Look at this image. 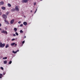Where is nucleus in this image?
<instances>
[{
    "label": "nucleus",
    "instance_id": "12",
    "mask_svg": "<svg viewBox=\"0 0 80 80\" xmlns=\"http://www.w3.org/2000/svg\"><path fill=\"white\" fill-rule=\"evenodd\" d=\"M3 63L4 64H7V61L6 60L4 61L3 62Z\"/></svg>",
    "mask_w": 80,
    "mask_h": 80
},
{
    "label": "nucleus",
    "instance_id": "28",
    "mask_svg": "<svg viewBox=\"0 0 80 80\" xmlns=\"http://www.w3.org/2000/svg\"><path fill=\"white\" fill-rule=\"evenodd\" d=\"M25 43V41H23L22 42V44H23Z\"/></svg>",
    "mask_w": 80,
    "mask_h": 80
},
{
    "label": "nucleus",
    "instance_id": "10",
    "mask_svg": "<svg viewBox=\"0 0 80 80\" xmlns=\"http://www.w3.org/2000/svg\"><path fill=\"white\" fill-rule=\"evenodd\" d=\"M23 25H24L25 26H26L27 25V23L26 22H24L23 23Z\"/></svg>",
    "mask_w": 80,
    "mask_h": 80
},
{
    "label": "nucleus",
    "instance_id": "35",
    "mask_svg": "<svg viewBox=\"0 0 80 80\" xmlns=\"http://www.w3.org/2000/svg\"><path fill=\"white\" fill-rule=\"evenodd\" d=\"M1 26H2V24L0 23V27H1Z\"/></svg>",
    "mask_w": 80,
    "mask_h": 80
},
{
    "label": "nucleus",
    "instance_id": "17",
    "mask_svg": "<svg viewBox=\"0 0 80 80\" xmlns=\"http://www.w3.org/2000/svg\"><path fill=\"white\" fill-rule=\"evenodd\" d=\"M14 30L15 31V32H16L17 31V29L16 28H14Z\"/></svg>",
    "mask_w": 80,
    "mask_h": 80
},
{
    "label": "nucleus",
    "instance_id": "7",
    "mask_svg": "<svg viewBox=\"0 0 80 80\" xmlns=\"http://www.w3.org/2000/svg\"><path fill=\"white\" fill-rule=\"evenodd\" d=\"M4 4V3H3V2L2 1L0 2V5H3Z\"/></svg>",
    "mask_w": 80,
    "mask_h": 80
},
{
    "label": "nucleus",
    "instance_id": "37",
    "mask_svg": "<svg viewBox=\"0 0 80 80\" xmlns=\"http://www.w3.org/2000/svg\"><path fill=\"white\" fill-rule=\"evenodd\" d=\"M0 30H2V28H0Z\"/></svg>",
    "mask_w": 80,
    "mask_h": 80
},
{
    "label": "nucleus",
    "instance_id": "40",
    "mask_svg": "<svg viewBox=\"0 0 80 80\" xmlns=\"http://www.w3.org/2000/svg\"><path fill=\"white\" fill-rule=\"evenodd\" d=\"M22 46H23V44H22Z\"/></svg>",
    "mask_w": 80,
    "mask_h": 80
},
{
    "label": "nucleus",
    "instance_id": "3",
    "mask_svg": "<svg viewBox=\"0 0 80 80\" xmlns=\"http://www.w3.org/2000/svg\"><path fill=\"white\" fill-rule=\"evenodd\" d=\"M22 3H27L28 2V0H22Z\"/></svg>",
    "mask_w": 80,
    "mask_h": 80
},
{
    "label": "nucleus",
    "instance_id": "33",
    "mask_svg": "<svg viewBox=\"0 0 80 80\" xmlns=\"http://www.w3.org/2000/svg\"><path fill=\"white\" fill-rule=\"evenodd\" d=\"M15 46H17V44H15Z\"/></svg>",
    "mask_w": 80,
    "mask_h": 80
},
{
    "label": "nucleus",
    "instance_id": "11",
    "mask_svg": "<svg viewBox=\"0 0 80 80\" xmlns=\"http://www.w3.org/2000/svg\"><path fill=\"white\" fill-rule=\"evenodd\" d=\"M15 10V8H14L12 9L11 10V11L12 12H14Z\"/></svg>",
    "mask_w": 80,
    "mask_h": 80
},
{
    "label": "nucleus",
    "instance_id": "6",
    "mask_svg": "<svg viewBox=\"0 0 80 80\" xmlns=\"http://www.w3.org/2000/svg\"><path fill=\"white\" fill-rule=\"evenodd\" d=\"M13 22H14V19H12L11 20L10 22V23L11 24H12L13 23Z\"/></svg>",
    "mask_w": 80,
    "mask_h": 80
},
{
    "label": "nucleus",
    "instance_id": "19",
    "mask_svg": "<svg viewBox=\"0 0 80 80\" xmlns=\"http://www.w3.org/2000/svg\"><path fill=\"white\" fill-rule=\"evenodd\" d=\"M6 15H8L9 14V12H7L6 13Z\"/></svg>",
    "mask_w": 80,
    "mask_h": 80
},
{
    "label": "nucleus",
    "instance_id": "25",
    "mask_svg": "<svg viewBox=\"0 0 80 80\" xmlns=\"http://www.w3.org/2000/svg\"><path fill=\"white\" fill-rule=\"evenodd\" d=\"M1 70H3V68L2 67H1Z\"/></svg>",
    "mask_w": 80,
    "mask_h": 80
},
{
    "label": "nucleus",
    "instance_id": "41",
    "mask_svg": "<svg viewBox=\"0 0 80 80\" xmlns=\"http://www.w3.org/2000/svg\"><path fill=\"white\" fill-rule=\"evenodd\" d=\"M42 0H40V1H42Z\"/></svg>",
    "mask_w": 80,
    "mask_h": 80
},
{
    "label": "nucleus",
    "instance_id": "8",
    "mask_svg": "<svg viewBox=\"0 0 80 80\" xmlns=\"http://www.w3.org/2000/svg\"><path fill=\"white\" fill-rule=\"evenodd\" d=\"M1 8L2 10H5V9H6V8H5V7H1Z\"/></svg>",
    "mask_w": 80,
    "mask_h": 80
},
{
    "label": "nucleus",
    "instance_id": "38",
    "mask_svg": "<svg viewBox=\"0 0 80 80\" xmlns=\"http://www.w3.org/2000/svg\"><path fill=\"white\" fill-rule=\"evenodd\" d=\"M17 52H19V50H17Z\"/></svg>",
    "mask_w": 80,
    "mask_h": 80
},
{
    "label": "nucleus",
    "instance_id": "1",
    "mask_svg": "<svg viewBox=\"0 0 80 80\" xmlns=\"http://www.w3.org/2000/svg\"><path fill=\"white\" fill-rule=\"evenodd\" d=\"M5 44H2V43L0 42V47H1V48H3V47H5Z\"/></svg>",
    "mask_w": 80,
    "mask_h": 80
},
{
    "label": "nucleus",
    "instance_id": "4",
    "mask_svg": "<svg viewBox=\"0 0 80 80\" xmlns=\"http://www.w3.org/2000/svg\"><path fill=\"white\" fill-rule=\"evenodd\" d=\"M2 32V33H5H5H6V34H7V32L6 31H4V30H2V32Z\"/></svg>",
    "mask_w": 80,
    "mask_h": 80
},
{
    "label": "nucleus",
    "instance_id": "16",
    "mask_svg": "<svg viewBox=\"0 0 80 80\" xmlns=\"http://www.w3.org/2000/svg\"><path fill=\"white\" fill-rule=\"evenodd\" d=\"M8 5L9 7H10L12 6V5H11V4L10 3H8Z\"/></svg>",
    "mask_w": 80,
    "mask_h": 80
},
{
    "label": "nucleus",
    "instance_id": "32",
    "mask_svg": "<svg viewBox=\"0 0 80 80\" xmlns=\"http://www.w3.org/2000/svg\"><path fill=\"white\" fill-rule=\"evenodd\" d=\"M36 5V2H35L34 3V5Z\"/></svg>",
    "mask_w": 80,
    "mask_h": 80
},
{
    "label": "nucleus",
    "instance_id": "18",
    "mask_svg": "<svg viewBox=\"0 0 80 80\" xmlns=\"http://www.w3.org/2000/svg\"><path fill=\"white\" fill-rule=\"evenodd\" d=\"M8 47H9V44H6V48H8Z\"/></svg>",
    "mask_w": 80,
    "mask_h": 80
},
{
    "label": "nucleus",
    "instance_id": "5",
    "mask_svg": "<svg viewBox=\"0 0 80 80\" xmlns=\"http://www.w3.org/2000/svg\"><path fill=\"white\" fill-rule=\"evenodd\" d=\"M15 9L16 10H17V11H18L19 9H18V8L17 7V6H16L15 8Z\"/></svg>",
    "mask_w": 80,
    "mask_h": 80
},
{
    "label": "nucleus",
    "instance_id": "2",
    "mask_svg": "<svg viewBox=\"0 0 80 80\" xmlns=\"http://www.w3.org/2000/svg\"><path fill=\"white\" fill-rule=\"evenodd\" d=\"M2 17L3 18H4V19H6V18H7V16L5 14H3L2 16Z\"/></svg>",
    "mask_w": 80,
    "mask_h": 80
},
{
    "label": "nucleus",
    "instance_id": "26",
    "mask_svg": "<svg viewBox=\"0 0 80 80\" xmlns=\"http://www.w3.org/2000/svg\"><path fill=\"white\" fill-rule=\"evenodd\" d=\"M1 11V10L0 9V15H2V12H0Z\"/></svg>",
    "mask_w": 80,
    "mask_h": 80
},
{
    "label": "nucleus",
    "instance_id": "22",
    "mask_svg": "<svg viewBox=\"0 0 80 80\" xmlns=\"http://www.w3.org/2000/svg\"><path fill=\"white\" fill-rule=\"evenodd\" d=\"M15 34H16V35H17V36L18 35V33L17 32H16Z\"/></svg>",
    "mask_w": 80,
    "mask_h": 80
},
{
    "label": "nucleus",
    "instance_id": "27",
    "mask_svg": "<svg viewBox=\"0 0 80 80\" xmlns=\"http://www.w3.org/2000/svg\"><path fill=\"white\" fill-rule=\"evenodd\" d=\"M13 36L14 37H15V36H16V35H15V34H13Z\"/></svg>",
    "mask_w": 80,
    "mask_h": 80
},
{
    "label": "nucleus",
    "instance_id": "24",
    "mask_svg": "<svg viewBox=\"0 0 80 80\" xmlns=\"http://www.w3.org/2000/svg\"><path fill=\"white\" fill-rule=\"evenodd\" d=\"M23 24H21L20 25V27H23Z\"/></svg>",
    "mask_w": 80,
    "mask_h": 80
},
{
    "label": "nucleus",
    "instance_id": "31",
    "mask_svg": "<svg viewBox=\"0 0 80 80\" xmlns=\"http://www.w3.org/2000/svg\"><path fill=\"white\" fill-rule=\"evenodd\" d=\"M13 40H15V39H12V41H13Z\"/></svg>",
    "mask_w": 80,
    "mask_h": 80
},
{
    "label": "nucleus",
    "instance_id": "14",
    "mask_svg": "<svg viewBox=\"0 0 80 80\" xmlns=\"http://www.w3.org/2000/svg\"><path fill=\"white\" fill-rule=\"evenodd\" d=\"M12 52L13 53H17V51H16V52H15L14 51H12Z\"/></svg>",
    "mask_w": 80,
    "mask_h": 80
},
{
    "label": "nucleus",
    "instance_id": "20",
    "mask_svg": "<svg viewBox=\"0 0 80 80\" xmlns=\"http://www.w3.org/2000/svg\"><path fill=\"white\" fill-rule=\"evenodd\" d=\"M20 33H23V31H22V30H20Z\"/></svg>",
    "mask_w": 80,
    "mask_h": 80
},
{
    "label": "nucleus",
    "instance_id": "39",
    "mask_svg": "<svg viewBox=\"0 0 80 80\" xmlns=\"http://www.w3.org/2000/svg\"><path fill=\"white\" fill-rule=\"evenodd\" d=\"M5 75V73H4V74H3V75Z\"/></svg>",
    "mask_w": 80,
    "mask_h": 80
},
{
    "label": "nucleus",
    "instance_id": "29",
    "mask_svg": "<svg viewBox=\"0 0 80 80\" xmlns=\"http://www.w3.org/2000/svg\"><path fill=\"white\" fill-rule=\"evenodd\" d=\"M18 23H21V21H19L18 22Z\"/></svg>",
    "mask_w": 80,
    "mask_h": 80
},
{
    "label": "nucleus",
    "instance_id": "36",
    "mask_svg": "<svg viewBox=\"0 0 80 80\" xmlns=\"http://www.w3.org/2000/svg\"><path fill=\"white\" fill-rule=\"evenodd\" d=\"M30 12H31L32 13V12H33V11H32V10H31L30 11Z\"/></svg>",
    "mask_w": 80,
    "mask_h": 80
},
{
    "label": "nucleus",
    "instance_id": "23",
    "mask_svg": "<svg viewBox=\"0 0 80 80\" xmlns=\"http://www.w3.org/2000/svg\"><path fill=\"white\" fill-rule=\"evenodd\" d=\"M12 61H10L9 63V64H11L12 63Z\"/></svg>",
    "mask_w": 80,
    "mask_h": 80
},
{
    "label": "nucleus",
    "instance_id": "13",
    "mask_svg": "<svg viewBox=\"0 0 80 80\" xmlns=\"http://www.w3.org/2000/svg\"><path fill=\"white\" fill-rule=\"evenodd\" d=\"M15 43L13 42V43H12L11 44V45H12V46H13V45H15Z\"/></svg>",
    "mask_w": 80,
    "mask_h": 80
},
{
    "label": "nucleus",
    "instance_id": "30",
    "mask_svg": "<svg viewBox=\"0 0 80 80\" xmlns=\"http://www.w3.org/2000/svg\"><path fill=\"white\" fill-rule=\"evenodd\" d=\"M37 9H36V11H35V12H34V13H36V12H37Z\"/></svg>",
    "mask_w": 80,
    "mask_h": 80
},
{
    "label": "nucleus",
    "instance_id": "34",
    "mask_svg": "<svg viewBox=\"0 0 80 80\" xmlns=\"http://www.w3.org/2000/svg\"><path fill=\"white\" fill-rule=\"evenodd\" d=\"M26 38V36H25L24 37V38Z\"/></svg>",
    "mask_w": 80,
    "mask_h": 80
},
{
    "label": "nucleus",
    "instance_id": "9",
    "mask_svg": "<svg viewBox=\"0 0 80 80\" xmlns=\"http://www.w3.org/2000/svg\"><path fill=\"white\" fill-rule=\"evenodd\" d=\"M4 22L6 23V24L8 23V21H7L6 19L4 20Z\"/></svg>",
    "mask_w": 80,
    "mask_h": 80
},
{
    "label": "nucleus",
    "instance_id": "15",
    "mask_svg": "<svg viewBox=\"0 0 80 80\" xmlns=\"http://www.w3.org/2000/svg\"><path fill=\"white\" fill-rule=\"evenodd\" d=\"M2 76H3V74L0 73V78H2Z\"/></svg>",
    "mask_w": 80,
    "mask_h": 80
},
{
    "label": "nucleus",
    "instance_id": "21",
    "mask_svg": "<svg viewBox=\"0 0 80 80\" xmlns=\"http://www.w3.org/2000/svg\"><path fill=\"white\" fill-rule=\"evenodd\" d=\"M7 57H5V58H3V60H4V59H7Z\"/></svg>",
    "mask_w": 80,
    "mask_h": 80
}]
</instances>
